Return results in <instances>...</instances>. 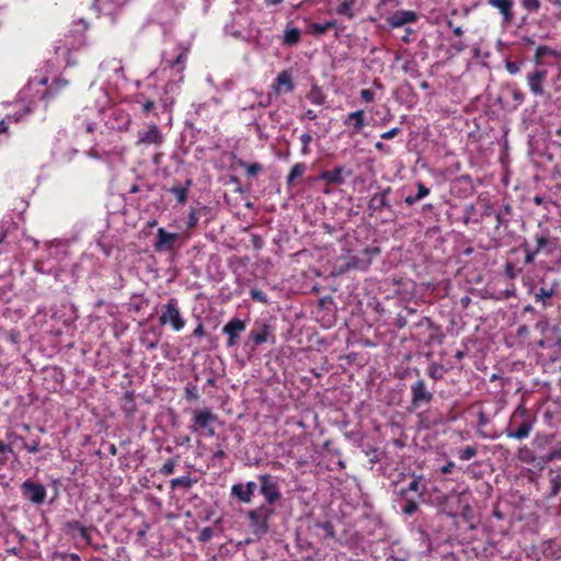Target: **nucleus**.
<instances>
[{
    "mask_svg": "<svg viewBox=\"0 0 561 561\" xmlns=\"http://www.w3.org/2000/svg\"><path fill=\"white\" fill-rule=\"evenodd\" d=\"M250 339L256 345L274 342L273 328L264 322H256L250 332Z\"/></svg>",
    "mask_w": 561,
    "mask_h": 561,
    "instance_id": "9",
    "label": "nucleus"
},
{
    "mask_svg": "<svg viewBox=\"0 0 561 561\" xmlns=\"http://www.w3.org/2000/svg\"><path fill=\"white\" fill-rule=\"evenodd\" d=\"M505 67L511 75H516L520 70L519 66L513 61H507Z\"/></svg>",
    "mask_w": 561,
    "mask_h": 561,
    "instance_id": "45",
    "label": "nucleus"
},
{
    "mask_svg": "<svg viewBox=\"0 0 561 561\" xmlns=\"http://www.w3.org/2000/svg\"><path fill=\"white\" fill-rule=\"evenodd\" d=\"M176 466V461L174 459H169L160 469V472L163 476H170L174 472V468Z\"/></svg>",
    "mask_w": 561,
    "mask_h": 561,
    "instance_id": "35",
    "label": "nucleus"
},
{
    "mask_svg": "<svg viewBox=\"0 0 561 561\" xmlns=\"http://www.w3.org/2000/svg\"><path fill=\"white\" fill-rule=\"evenodd\" d=\"M550 459H560L561 460V448L559 450H554L550 455Z\"/></svg>",
    "mask_w": 561,
    "mask_h": 561,
    "instance_id": "58",
    "label": "nucleus"
},
{
    "mask_svg": "<svg viewBox=\"0 0 561 561\" xmlns=\"http://www.w3.org/2000/svg\"><path fill=\"white\" fill-rule=\"evenodd\" d=\"M417 510V504L414 502V501H409L404 507H403V512L408 515H412L416 512Z\"/></svg>",
    "mask_w": 561,
    "mask_h": 561,
    "instance_id": "44",
    "label": "nucleus"
},
{
    "mask_svg": "<svg viewBox=\"0 0 561 561\" xmlns=\"http://www.w3.org/2000/svg\"><path fill=\"white\" fill-rule=\"evenodd\" d=\"M3 453H12V448L3 442H0V454Z\"/></svg>",
    "mask_w": 561,
    "mask_h": 561,
    "instance_id": "53",
    "label": "nucleus"
},
{
    "mask_svg": "<svg viewBox=\"0 0 561 561\" xmlns=\"http://www.w3.org/2000/svg\"><path fill=\"white\" fill-rule=\"evenodd\" d=\"M162 141L163 136L157 125H151L148 130L140 133L138 138V144L144 145H160Z\"/></svg>",
    "mask_w": 561,
    "mask_h": 561,
    "instance_id": "15",
    "label": "nucleus"
},
{
    "mask_svg": "<svg viewBox=\"0 0 561 561\" xmlns=\"http://www.w3.org/2000/svg\"><path fill=\"white\" fill-rule=\"evenodd\" d=\"M305 115H306V117H307L308 119H311V121H313V119H316V118H317V114H316V112H314V111H312V110H308V111L305 113Z\"/></svg>",
    "mask_w": 561,
    "mask_h": 561,
    "instance_id": "57",
    "label": "nucleus"
},
{
    "mask_svg": "<svg viewBox=\"0 0 561 561\" xmlns=\"http://www.w3.org/2000/svg\"><path fill=\"white\" fill-rule=\"evenodd\" d=\"M355 5V0H340V4L336 8V13L348 19H353L355 13L353 8Z\"/></svg>",
    "mask_w": 561,
    "mask_h": 561,
    "instance_id": "20",
    "label": "nucleus"
},
{
    "mask_svg": "<svg viewBox=\"0 0 561 561\" xmlns=\"http://www.w3.org/2000/svg\"><path fill=\"white\" fill-rule=\"evenodd\" d=\"M274 89L277 94H285L291 92L294 90V83L291 81L290 73L287 71H282L280 73H278Z\"/></svg>",
    "mask_w": 561,
    "mask_h": 561,
    "instance_id": "16",
    "label": "nucleus"
},
{
    "mask_svg": "<svg viewBox=\"0 0 561 561\" xmlns=\"http://www.w3.org/2000/svg\"><path fill=\"white\" fill-rule=\"evenodd\" d=\"M255 491L256 483L253 481H249L245 484L237 483L231 486V495L242 503H250Z\"/></svg>",
    "mask_w": 561,
    "mask_h": 561,
    "instance_id": "10",
    "label": "nucleus"
},
{
    "mask_svg": "<svg viewBox=\"0 0 561 561\" xmlns=\"http://www.w3.org/2000/svg\"><path fill=\"white\" fill-rule=\"evenodd\" d=\"M552 296V290L540 288L538 293H536V300H546Z\"/></svg>",
    "mask_w": 561,
    "mask_h": 561,
    "instance_id": "41",
    "label": "nucleus"
},
{
    "mask_svg": "<svg viewBox=\"0 0 561 561\" xmlns=\"http://www.w3.org/2000/svg\"><path fill=\"white\" fill-rule=\"evenodd\" d=\"M375 148L378 149V150H383L385 149V145L381 141H378V142L375 144Z\"/></svg>",
    "mask_w": 561,
    "mask_h": 561,
    "instance_id": "62",
    "label": "nucleus"
},
{
    "mask_svg": "<svg viewBox=\"0 0 561 561\" xmlns=\"http://www.w3.org/2000/svg\"><path fill=\"white\" fill-rule=\"evenodd\" d=\"M425 486L422 484V477H414L413 480L409 483L407 490H402V494H407V492H415L422 494L424 492Z\"/></svg>",
    "mask_w": 561,
    "mask_h": 561,
    "instance_id": "26",
    "label": "nucleus"
},
{
    "mask_svg": "<svg viewBox=\"0 0 561 561\" xmlns=\"http://www.w3.org/2000/svg\"><path fill=\"white\" fill-rule=\"evenodd\" d=\"M536 242H537L536 252H540V250L543 249L547 245L548 240L543 236H537L536 237Z\"/></svg>",
    "mask_w": 561,
    "mask_h": 561,
    "instance_id": "46",
    "label": "nucleus"
},
{
    "mask_svg": "<svg viewBox=\"0 0 561 561\" xmlns=\"http://www.w3.org/2000/svg\"><path fill=\"white\" fill-rule=\"evenodd\" d=\"M342 172H343L342 168H335L332 171L324 172L322 174V178L330 183L341 184V183H343Z\"/></svg>",
    "mask_w": 561,
    "mask_h": 561,
    "instance_id": "24",
    "label": "nucleus"
},
{
    "mask_svg": "<svg viewBox=\"0 0 561 561\" xmlns=\"http://www.w3.org/2000/svg\"><path fill=\"white\" fill-rule=\"evenodd\" d=\"M170 192L176 197L180 204H185L187 199V187L174 185L170 188Z\"/></svg>",
    "mask_w": 561,
    "mask_h": 561,
    "instance_id": "28",
    "label": "nucleus"
},
{
    "mask_svg": "<svg viewBox=\"0 0 561 561\" xmlns=\"http://www.w3.org/2000/svg\"><path fill=\"white\" fill-rule=\"evenodd\" d=\"M24 448H26L30 453H36L39 448V442L33 440L32 444L23 443Z\"/></svg>",
    "mask_w": 561,
    "mask_h": 561,
    "instance_id": "47",
    "label": "nucleus"
},
{
    "mask_svg": "<svg viewBox=\"0 0 561 561\" xmlns=\"http://www.w3.org/2000/svg\"><path fill=\"white\" fill-rule=\"evenodd\" d=\"M455 468V463L453 461H448L446 465H444L440 469L442 473L447 474L453 471Z\"/></svg>",
    "mask_w": 561,
    "mask_h": 561,
    "instance_id": "50",
    "label": "nucleus"
},
{
    "mask_svg": "<svg viewBox=\"0 0 561 561\" xmlns=\"http://www.w3.org/2000/svg\"><path fill=\"white\" fill-rule=\"evenodd\" d=\"M185 486V488H190L192 485V481L188 477H180V478H175V479H172L171 480V486L172 488H176V486Z\"/></svg>",
    "mask_w": 561,
    "mask_h": 561,
    "instance_id": "36",
    "label": "nucleus"
},
{
    "mask_svg": "<svg viewBox=\"0 0 561 561\" xmlns=\"http://www.w3.org/2000/svg\"><path fill=\"white\" fill-rule=\"evenodd\" d=\"M23 494L33 503H43L46 496V489L41 483H35L30 480L25 481L22 485Z\"/></svg>",
    "mask_w": 561,
    "mask_h": 561,
    "instance_id": "8",
    "label": "nucleus"
},
{
    "mask_svg": "<svg viewBox=\"0 0 561 561\" xmlns=\"http://www.w3.org/2000/svg\"><path fill=\"white\" fill-rule=\"evenodd\" d=\"M525 252H526L525 262L527 264L534 263L536 255L539 253V252H536V250L530 251L528 249H526Z\"/></svg>",
    "mask_w": 561,
    "mask_h": 561,
    "instance_id": "48",
    "label": "nucleus"
},
{
    "mask_svg": "<svg viewBox=\"0 0 561 561\" xmlns=\"http://www.w3.org/2000/svg\"><path fill=\"white\" fill-rule=\"evenodd\" d=\"M240 165L245 168L248 175L255 176L257 173L262 171V165L260 163H247L244 161H240Z\"/></svg>",
    "mask_w": 561,
    "mask_h": 561,
    "instance_id": "31",
    "label": "nucleus"
},
{
    "mask_svg": "<svg viewBox=\"0 0 561 561\" xmlns=\"http://www.w3.org/2000/svg\"><path fill=\"white\" fill-rule=\"evenodd\" d=\"M261 482L260 492L265 497L266 502L272 505L279 500L280 493L276 482L268 474H262L259 477Z\"/></svg>",
    "mask_w": 561,
    "mask_h": 561,
    "instance_id": "6",
    "label": "nucleus"
},
{
    "mask_svg": "<svg viewBox=\"0 0 561 561\" xmlns=\"http://www.w3.org/2000/svg\"><path fill=\"white\" fill-rule=\"evenodd\" d=\"M488 3L497 9L503 16L504 23H510L513 18V0H486Z\"/></svg>",
    "mask_w": 561,
    "mask_h": 561,
    "instance_id": "14",
    "label": "nucleus"
},
{
    "mask_svg": "<svg viewBox=\"0 0 561 561\" xmlns=\"http://www.w3.org/2000/svg\"><path fill=\"white\" fill-rule=\"evenodd\" d=\"M390 192V187L386 188L381 193H376L371 196L368 207L373 210H381L385 207H389L387 203V196Z\"/></svg>",
    "mask_w": 561,
    "mask_h": 561,
    "instance_id": "19",
    "label": "nucleus"
},
{
    "mask_svg": "<svg viewBox=\"0 0 561 561\" xmlns=\"http://www.w3.org/2000/svg\"><path fill=\"white\" fill-rule=\"evenodd\" d=\"M413 403L428 402L432 399V393L427 391L426 385L423 380H417L412 386Z\"/></svg>",
    "mask_w": 561,
    "mask_h": 561,
    "instance_id": "17",
    "label": "nucleus"
},
{
    "mask_svg": "<svg viewBox=\"0 0 561 561\" xmlns=\"http://www.w3.org/2000/svg\"><path fill=\"white\" fill-rule=\"evenodd\" d=\"M267 4L276 5L283 2V0H265Z\"/></svg>",
    "mask_w": 561,
    "mask_h": 561,
    "instance_id": "60",
    "label": "nucleus"
},
{
    "mask_svg": "<svg viewBox=\"0 0 561 561\" xmlns=\"http://www.w3.org/2000/svg\"><path fill=\"white\" fill-rule=\"evenodd\" d=\"M528 334V328L526 325H520L518 328V335L526 336Z\"/></svg>",
    "mask_w": 561,
    "mask_h": 561,
    "instance_id": "56",
    "label": "nucleus"
},
{
    "mask_svg": "<svg viewBox=\"0 0 561 561\" xmlns=\"http://www.w3.org/2000/svg\"><path fill=\"white\" fill-rule=\"evenodd\" d=\"M247 323L240 319H231L222 328V332L228 335L227 346L234 347L238 343L240 334L245 330Z\"/></svg>",
    "mask_w": 561,
    "mask_h": 561,
    "instance_id": "7",
    "label": "nucleus"
},
{
    "mask_svg": "<svg viewBox=\"0 0 561 561\" xmlns=\"http://www.w3.org/2000/svg\"><path fill=\"white\" fill-rule=\"evenodd\" d=\"M417 20V14L414 11L400 10L393 12L387 22L391 27H401L405 24L414 23Z\"/></svg>",
    "mask_w": 561,
    "mask_h": 561,
    "instance_id": "11",
    "label": "nucleus"
},
{
    "mask_svg": "<svg viewBox=\"0 0 561 561\" xmlns=\"http://www.w3.org/2000/svg\"><path fill=\"white\" fill-rule=\"evenodd\" d=\"M300 141L302 144L301 154L307 156L310 153V142L312 141V136L309 133H305L300 136Z\"/></svg>",
    "mask_w": 561,
    "mask_h": 561,
    "instance_id": "32",
    "label": "nucleus"
},
{
    "mask_svg": "<svg viewBox=\"0 0 561 561\" xmlns=\"http://www.w3.org/2000/svg\"><path fill=\"white\" fill-rule=\"evenodd\" d=\"M213 534H214V531H213V529H211L210 527H205V528H203V529L199 531V534H198V540H199L201 542H207L208 540H210V539H211Z\"/></svg>",
    "mask_w": 561,
    "mask_h": 561,
    "instance_id": "38",
    "label": "nucleus"
},
{
    "mask_svg": "<svg viewBox=\"0 0 561 561\" xmlns=\"http://www.w3.org/2000/svg\"><path fill=\"white\" fill-rule=\"evenodd\" d=\"M191 431L202 437H214L216 434L214 423L217 421V415L210 409H195L192 412Z\"/></svg>",
    "mask_w": 561,
    "mask_h": 561,
    "instance_id": "2",
    "label": "nucleus"
},
{
    "mask_svg": "<svg viewBox=\"0 0 561 561\" xmlns=\"http://www.w3.org/2000/svg\"><path fill=\"white\" fill-rule=\"evenodd\" d=\"M250 294L253 300L260 301L262 304L268 302L266 294L260 289H252Z\"/></svg>",
    "mask_w": 561,
    "mask_h": 561,
    "instance_id": "37",
    "label": "nucleus"
},
{
    "mask_svg": "<svg viewBox=\"0 0 561 561\" xmlns=\"http://www.w3.org/2000/svg\"><path fill=\"white\" fill-rule=\"evenodd\" d=\"M399 134H400V129L398 127H393L390 130L382 133L380 135V137H381V139L389 140V139L394 138Z\"/></svg>",
    "mask_w": 561,
    "mask_h": 561,
    "instance_id": "42",
    "label": "nucleus"
},
{
    "mask_svg": "<svg viewBox=\"0 0 561 561\" xmlns=\"http://www.w3.org/2000/svg\"><path fill=\"white\" fill-rule=\"evenodd\" d=\"M454 47H455L457 50H459V51H460V50H462L466 46H465V44H462V43H457V44H455V45H454Z\"/></svg>",
    "mask_w": 561,
    "mask_h": 561,
    "instance_id": "61",
    "label": "nucleus"
},
{
    "mask_svg": "<svg viewBox=\"0 0 561 561\" xmlns=\"http://www.w3.org/2000/svg\"><path fill=\"white\" fill-rule=\"evenodd\" d=\"M56 85V89H61L68 84V82L64 79H58L54 83Z\"/></svg>",
    "mask_w": 561,
    "mask_h": 561,
    "instance_id": "55",
    "label": "nucleus"
},
{
    "mask_svg": "<svg viewBox=\"0 0 561 561\" xmlns=\"http://www.w3.org/2000/svg\"><path fill=\"white\" fill-rule=\"evenodd\" d=\"M535 419L528 410L519 405L512 414L506 435L510 438L524 439L527 438L534 427Z\"/></svg>",
    "mask_w": 561,
    "mask_h": 561,
    "instance_id": "1",
    "label": "nucleus"
},
{
    "mask_svg": "<svg viewBox=\"0 0 561 561\" xmlns=\"http://www.w3.org/2000/svg\"><path fill=\"white\" fill-rule=\"evenodd\" d=\"M522 5L528 12H537L541 7L540 0H522Z\"/></svg>",
    "mask_w": 561,
    "mask_h": 561,
    "instance_id": "33",
    "label": "nucleus"
},
{
    "mask_svg": "<svg viewBox=\"0 0 561 561\" xmlns=\"http://www.w3.org/2000/svg\"><path fill=\"white\" fill-rule=\"evenodd\" d=\"M198 222V217L196 216V214L194 211H192L188 216V227L190 228H193L197 225Z\"/></svg>",
    "mask_w": 561,
    "mask_h": 561,
    "instance_id": "51",
    "label": "nucleus"
},
{
    "mask_svg": "<svg viewBox=\"0 0 561 561\" xmlns=\"http://www.w3.org/2000/svg\"><path fill=\"white\" fill-rule=\"evenodd\" d=\"M305 171H306V165L304 163H296L291 168V170L287 176V183L291 184L296 179L300 178L305 173Z\"/></svg>",
    "mask_w": 561,
    "mask_h": 561,
    "instance_id": "27",
    "label": "nucleus"
},
{
    "mask_svg": "<svg viewBox=\"0 0 561 561\" xmlns=\"http://www.w3.org/2000/svg\"><path fill=\"white\" fill-rule=\"evenodd\" d=\"M154 108V102L153 101H146L142 104L144 112L148 113Z\"/></svg>",
    "mask_w": 561,
    "mask_h": 561,
    "instance_id": "52",
    "label": "nucleus"
},
{
    "mask_svg": "<svg viewBox=\"0 0 561 561\" xmlns=\"http://www.w3.org/2000/svg\"><path fill=\"white\" fill-rule=\"evenodd\" d=\"M547 79L546 70H536L527 75V83L533 94H543V83Z\"/></svg>",
    "mask_w": 561,
    "mask_h": 561,
    "instance_id": "12",
    "label": "nucleus"
},
{
    "mask_svg": "<svg viewBox=\"0 0 561 561\" xmlns=\"http://www.w3.org/2000/svg\"><path fill=\"white\" fill-rule=\"evenodd\" d=\"M536 329L543 335L538 341L539 347L545 348L560 344L561 337L558 335V330L556 327H551L548 320L538 321Z\"/></svg>",
    "mask_w": 561,
    "mask_h": 561,
    "instance_id": "5",
    "label": "nucleus"
},
{
    "mask_svg": "<svg viewBox=\"0 0 561 561\" xmlns=\"http://www.w3.org/2000/svg\"><path fill=\"white\" fill-rule=\"evenodd\" d=\"M161 325L170 324L174 331H181L185 327V320L181 316L178 300L171 298L165 305L161 307V314L159 317Z\"/></svg>",
    "mask_w": 561,
    "mask_h": 561,
    "instance_id": "4",
    "label": "nucleus"
},
{
    "mask_svg": "<svg viewBox=\"0 0 561 561\" xmlns=\"http://www.w3.org/2000/svg\"><path fill=\"white\" fill-rule=\"evenodd\" d=\"M300 41V31L296 27H287L284 33V44L296 45Z\"/></svg>",
    "mask_w": 561,
    "mask_h": 561,
    "instance_id": "22",
    "label": "nucleus"
},
{
    "mask_svg": "<svg viewBox=\"0 0 561 561\" xmlns=\"http://www.w3.org/2000/svg\"><path fill=\"white\" fill-rule=\"evenodd\" d=\"M453 33L456 36H461L463 32H462V28L460 26H456V27H454Z\"/></svg>",
    "mask_w": 561,
    "mask_h": 561,
    "instance_id": "59",
    "label": "nucleus"
},
{
    "mask_svg": "<svg viewBox=\"0 0 561 561\" xmlns=\"http://www.w3.org/2000/svg\"><path fill=\"white\" fill-rule=\"evenodd\" d=\"M419 201H420V199H419V198H416V195H414V196H411V195H410V196H407V197H405V199H404V202H405L408 205H413V204H415V203H416V202H419Z\"/></svg>",
    "mask_w": 561,
    "mask_h": 561,
    "instance_id": "54",
    "label": "nucleus"
},
{
    "mask_svg": "<svg viewBox=\"0 0 561 561\" xmlns=\"http://www.w3.org/2000/svg\"><path fill=\"white\" fill-rule=\"evenodd\" d=\"M226 32L232 35L233 37H241L243 39H249L252 36L250 32L234 30L233 25L226 26Z\"/></svg>",
    "mask_w": 561,
    "mask_h": 561,
    "instance_id": "34",
    "label": "nucleus"
},
{
    "mask_svg": "<svg viewBox=\"0 0 561 561\" xmlns=\"http://www.w3.org/2000/svg\"><path fill=\"white\" fill-rule=\"evenodd\" d=\"M368 264H369L368 262L363 263L358 257L352 256V257H350V260L347 261L345 266L339 267L337 274H343L346 271H350L352 268L364 270L368 266Z\"/></svg>",
    "mask_w": 561,
    "mask_h": 561,
    "instance_id": "21",
    "label": "nucleus"
},
{
    "mask_svg": "<svg viewBox=\"0 0 561 561\" xmlns=\"http://www.w3.org/2000/svg\"><path fill=\"white\" fill-rule=\"evenodd\" d=\"M344 124L346 126H353L355 131L362 130L363 127L365 126V113H364V111L363 110H358V111L350 113L346 116V118L344 121Z\"/></svg>",
    "mask_w": 561,
    "mask_h": 561,
    "instance_id": "18",
    "label": "nucleus"
},
{
    "mask_svg": "<svg viewBox=\"0 0 561 561\" xmlns=\"http://www.w3.org/2000/svg\"><path fill=\"white\" fill-rule=\"evenodd\" d=\"M478 454V450L473 446H467L458 450V457L462 461L470 460Z\"/></svg>",
    "mask_w": 561,
    "mask_h": 561,
    "instance_id": "29",
    "label": "nucleus"
},
{
    "mask_svg": "<svg viewBox=\"0 0 561 561\" xmlns=\"http://www.w3.org/2000/svg\"><path fill=\"white\" fill-rule=\"evenodd\" d=\"M551 482V495H557L559 490L561 489V477L554 476L550 480Z\"/></svg>",
    "mask_w": 561,
    "mask_h": 561,
    "instance_id": "39",
    "label": "nucleus"
},
{
    "mask_svg": "<svg viewBox=\"0 0 561 561\" xmlns=\"http://www.w3.org/2000/svg\"><path fill=\"white\" fill-rule=\"evenodd\" d=\"M545 56L558 57L559 51L546 45L539 46L535 54L536 61L539 62Z\"/></svg>",
    "mask_w": 561,
    "mask_h": 561,
    "instance_id": "25",
    "label": "nucleus"
},
{
    "mask_svg": "<svg viewBox=\"0 0 561 561\" xmlns=\"http://www.w3.org/2000/svg\"><path fill=\"white\" fill-rule=\"evenodd\" d=\"M224 456H225V451H224V450H221V449H220V450H218V451L215 454V457H217V458H221V457H224Z\"/></svg>",
    "mask_w": 561,
    "mask_h": 561,
    "instance_id": "63",
    "label": "nucleus"
},
{
    "mask_svg": "<svg viewBox=\"0 0 561 561\" xmlns=\"http://www.w3.org/2000/svg\"><path fill=\"white\" fill-rule=\"evenodd\" d=\"M7 130V126L4 125V121L0 123V133H3Z\"/></svg>",
    "mask_w": 561,
    "mask_h": 561,
    "instance_id": "64",
    "label": "nucleus"
},
{
    "mask_svg": "<svg viewBox=\"0 0 561 561\" xmlns=\"http://www.w3.org/2000/svg\"><path fill=\"white\" fill-rule=\"evenodd\" d=\"M360 98L364 102L370 103L375 100V93L370 89H363L360 91Z\"/></svg>",
    "mask_w": 561,
    "mask_h": 561,
    "instance_id": "40",
    "label": "nucleus"
},
{
    "mask_svg": "<svg viewBox=\"0 0 561 561\" xmlns=\"http://www.w3.org/2000/svg\"><path fill=\"white\" fill-rule=\"evenodd\" d=\"M335 23L330 21L325 23H311L309 25V32L314 35H322L330 28L334 27Z\"/></svg>",
    "mask_w": 561,
    "mask_h": 561,
    "instance_id": "23",
    "label": "nucleus"
},
{
    "mask_svg": "<svg viewBox=\"0 0 561 561\" xmlns=\"http://www.w3.org/2000/svg\"><path fill=\"white\" fill-rule=\"evenodd\" d=\"M193 335L196 337H202L205 335V329L202 323H199L193 331Z\"/></svg>",
    "mask_w": 561,
    "mask_h": 561,
    "instance_id": "49",
    "label": "nucleus"
},
{
    "mask_svg": "<svg viewBox=\"0 0 561 561\" xmlns=\"http://www.w3.org/2000/svg\"><path fill=\"white\" fill-rule=\"evenodd\" d=\"M186 61V53L185 51H182L180 53L175 59L173 60H169L167 61L168 65L171 67V68H174L176 66H180L179 67V71L182 72L184 70V64Z\"/></svg>",
    "mask_w": 561,
    "mask_h": 561,
    "instance_id": "30",
    "label": "nucleus"
},
{
    "mask_svg": "<svg viewBox=\"0 0 561 561\" xmlns=\"http://www.w3.org/2000/svg\"><path fill=\"white\" fill-rule=\"evenodd\" d=\"M158 240L154 244L157 251L170 250L175 240L178 239L176 233L165 231L163 228H159L157 232Z\"/></svg>",
    "mask_w": 561,
    "mask_h": 561,
    "instance_id": "13",
    "label": "nucleus"
},
{
    "mask_svg": "<svg viewBox=\"0 0 561 561\" xmlns=\"http://www.w3.org/2000/svg\"><path fill=\"white\" fill-rule=\"evenodd\" d=\"M273 513L274 510L267 505H261L248 512L249 526L256 538L267 534Z\"/></svg>",
    "mask_w": 561,
    "mask_h": 561,
    "instance_id": "3",
    "label": "nucleus"
},
{
    "mask_svg": "<svg viewBox=\"0 0 561 561\" xmlns=\"http://www.w3.org/2000/svg\"><path fill=\"white\" fill-rule=\"evenodd\" d=\"M428 194H430V190L423 183H419L416 198H419L421 201L424 197H426Z\"/></svg>",
    "mask_w": 561,
    "mask_h": 561,
    "instance_id": "43",
    "label": "nucleus"
}]
</instances>
